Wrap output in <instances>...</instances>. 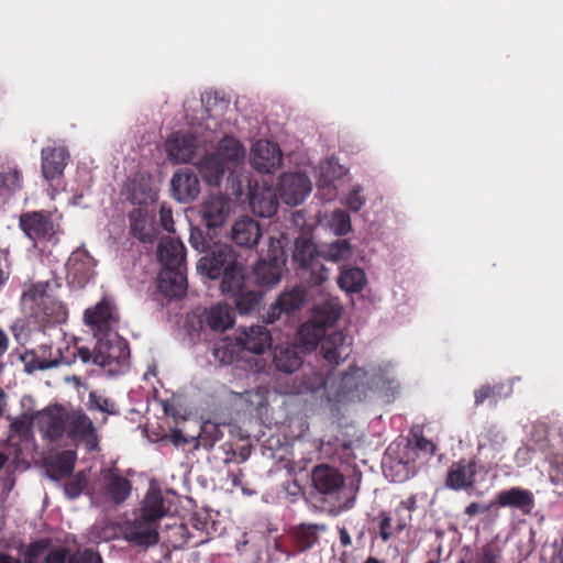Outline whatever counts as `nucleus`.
Listing matches in <instances>:
<instances>
[{
	"label": "nucleus",
	"mask_w": 563,
	"mask_h": 563,
	"mask_svg": "<svg viewBox=\"0 0 563 563\" xmlns=\"http://www.w3.org/2000/svg\"><path fill=\"white\" fill-rule=\"evenodd\" d=\"M67 563H103V559L99 552L85 548L70 554Z\"/></svg>",
	"instance_id": "53"
},
{
	"label": "nucleus",
	"mask_w": 563,
	"mask_h": 563,
	"mask_svg": "<svg viewBox=\"0 0 563 563\" xmlns=\"http://www.w3.org/2000/svg\"><path fill=\"white\" fill-rule=\"evenodd\" d=\"M236 340L242 350L252 354H263L272 347L271 331L263 324L240 327Z\"/></svg>",
	"instance_id": "18"
},
{
	"label": "nucleus",
	"mask_w": 563,
	"mask_h": 563,
	"mask_svg": "<svg viewBox=\"0 0 563 563\" xmlns=\"http://www.w3.org/2000/svg\"><path fill=\"white\" fill-rule=\"evenodd\" d=\"M23 186L21 172L16 167L5 166L0 172V188L9 194L20 191Z\"/></svg>",
	"instance_id": "46"
},
{
	"label": "nucleus",
	"mask_w": 563,
	"mask_h": 563,
	"mask_svg": "<svg viewBox=\"0 0 563 563\" xmlns=\"http://www.w3.org/2000/svg\"><path fill=\"white\" fill-rule=\"evenodd\" d=\"M48 283L31 284L21 296L22 310L38 324H56L65 321L66 308L47 292Z\"/></svg>",
	"instance_id": "2"
},
{
	"label": "nucleus",
	"mask_w": 563,
	"mask_h": 563,
	"mask_svg": "<svg viewBox=\"0 0 563 563\" xmlns=\"http://www.w3.org/2000/svg\"><path fill=\"white\" fill-rule=\"evenodd\" d=\"M351 255V244L347 240H336L331 243L322 258L331 262H340L349 258Z\"/></svg>",
	"instance_id": "47"
},
{
	"label": "nucleus",
	"mask_w": 563,
	"mask_h": 563,
	"mask_svg": "<svg viewBox=\"0 0 563 563\" xmlns=\"http://www.w3.org/2000/svg\"><path fill=\"white\" fill-rule=\"evenodd\" d=\"M159 525H155L140 517L125 521L121 527L123 539L131 545L148 549L159 541Z\"/></svg>",
	"instance_id": "10"
},
{
	"label": "nucleus",
	"mask_w": 563,
	"mask_h": 563,
	"mask_svg": "<svg viewBox=\"0 0 563 563\" xmlns=\"http://www.w3.org/2000/svg\"><path fill=\"white\" fill-rule=\"evenodd\" d=\"M417 508V496L411 495L401 500L391 512L382 510L377 515L378 536L382 541H389L394 534L402 532L412 520V511Z\"/></svg>",
	"instance_id": "6"
},
{
	"label": "nucleus",
	"mask_w": 563,
	"mask_h": 563,
	"mask_svg": "<svg viewBox=\"0 0 563 563\" xmlns=\"http://www.w3.org/2000/svg\"><path fill=\"white\" fill-rule=\"evenodd\" d=\"M366 377L367 372L354 365H350L338 378L329 369L305 367L301 388L310 393L323 390L328 401L343 404L362 399L366 390Z\"/></svg>",
	"instance_id": "1"
},
{
	"label": "nucleus",
	"mask_w": 563,
	"mask_h": 563,
	"mask_svg": "<svg viewBox=\"0 0 563 563\" xmlns=\"http://www.w3.org/2000/svg\"><path fill=\"white\" fill-rule=\"evenodd\" d=\"M202 433L203 435L200 437V440L203 445L212 446L216 441L220 440V431L213 423H206L202 428Z\"/></svg>",
	"instance_id": "59"
},
{
	"label": "nucleus",
	"mask_w": 563,
	"mask_h": 563,
	"mask_svg": "<svg viewBox=\"0 0 563 563\" xmlns=\"http://www.w3.org/2000/svg\"><path fill=\"white\" fill-rule=\"evenodd\" d=\"M189 243L198 252H208L214 242L208 232L195 227L190 229Z\"/></svg>",
	"instance_id": "51"
},
{
	"label": "nucleus",
	"mask_w": 563,
	"mask_h": 563,
	"mask_svg": "<svg viewBox=\"0 0 563 563\" xmlns=\"http://www.w3.org/2000/svg\"><path fill=\"white\" fill-rule=\"evenodd\" d=\"M476 475V461L474 459H461L449 466L444 485L451 490H467L474 487Z\"/></svg>",
	"instance_id": "14"
},
{
	"label": "nucleus",
	"mask_w": 563,
	"mask_h": 563,
	"mask_svg": "<svg viewBox=\"0 0 563 563\" xmlns=\"http://www.w3.org/2000/svg\"><path fill=\"white\" fill-rule=\"evenodd\" d=\"M261 236L262 228L260 223L247 216L240 217L232 224L231 239L241 247L251 249L255 246Z\"/></svg>",
	"instance_id": "29"
},
{
	"label": "nucleus",
	"mask_w": 563,
	"mask_h": 563,
	"mask_svg": "<svg viewBox=\"0 0 563 563\" xmlns=\"http://www.w3.org/2000/svg\"><path fill=\"white\" fill-rule=\"evenodd\" d=\"M243 477H244V473H243L242 468H238L236 472L232 471V472L228 473V478L230 479L231 484L234 487L242 486Z\"/></svg>",
	"instance_id": "64"
},
{
	"label": "nucleus",
	"mask_w": 563,
	"mask_h": 563,
	"mask_svg": "<svg viewBox=\"0 0 563 563\" xmlns=\"http://www.w3.org/2000/svg\"><path fill=\"white\" fill-rule=\"evenodd\" d=\"M231 213V200L222 195H211L201 205L202 221L208 230L221 228Z\"/></svg>",
	"instance_id": "22"
},
{
	"label": "nucleus",
	"mask_w": 563,
	"mask_h": 563,
	"mask_svg": "<svg viewBox=\"0 0 563 563\" xmlns=\"http://www.w3.org/2000/svg\"><path fill=\"white\" fill-rule=\"evenodd\" d=\"M200 323L214 332H224L234 324V314L229 305L219 302L206 308L200 316Z\"/></svg>",
	"instance_id": "30"
},
{
	"label": "nucleus",
	"mask_w": 563,
	"mask_h": 563,
	"mask_svg": "<svg viewBox=\"0 0 563 563\" xmlns=\"http://www.w3.org/2000/svg\"><path fill=\"white\" fill-rule=\"evenodd\" d=\"M19 228L34 244L57 242L56 235L60 230L59 223L46 210L23 212L19 218Z\"/></svg>",
	"instance_id": "5"
},
{
	"label": "nucleus",
	"mask_w": 563,
	"mask_h": 563,
	"mask_svg": "<svg viewBox=\"0 0 563 563\" xmlns=\"http://www.w3.org/2000/svg\"><path fill=\"white\" fill-rule=\"evenodd\" d=\"M21 361L24 364V371L32 374L35 371H45L62 364L70 365L75 363V355L65 356L62 347L53 351L52 343L44 342L34 350H26L21 355Z\"/></svg>",
	"instance_id": "7"
},
{
	"label": "nucleus",
	"mask_w": 563,
	"mask_h": 563,
	"mask_svg": "<svg viewBox=\"0 0 563 563\" xmlns=\"http://www.w3.org/2000/svg\"><path fill=\"white\" fill-rule=\"evenodd\" d=\"M69 550L60 547L49 550L44 556L43 563H67Z\"/></svg>",
	"instance_id": "58"
},
{
	"label": "nucleus",
	"mask_w": 563,
	"mask_h": 563,
	"mask_svg": "<svg viewBox=\"0 0 563 563\" xmlns=\"http://www.w3.org/2000/svg\"><path fill=\"white\" fill-rule=\"evenodd\" d=\"M130 230L134 238L143 243H151L154 239L153 219L146 210L141 208L133 209L129 213Z\"/></svg>",
	"instance_id": "38"
},
{
	"label": "nucleus",
	"mask_w": 563,
	"mask_h": 563,
	"mask_svg": "<svg viewBox=\"0 0 563 563\" xmlns=\"http://www.w3.org/2000/svg\"><path fill=\"white\" fill-rule=\"evenodd\" d=\"M262 292L245 287L231 298L235 303V309L240 314H249L253 312L262 300Z\"/></svg>",
	"instance_id": "44"
},
{
	"label": "nucleus",
	"mask_w": 563,
	"mask_h": 563,
	"mask_svg": "<svg viewBox=\"0 0 563 563\" xmlns=\"http://www.w3.org/2000/svg\"><path fill=\"white\" fill-rule=\"evenodd\" d=\"M52 540L41 538L30 542L26 547L21 543L18 550L22 553V563H43L42 558L51 549Z\"/></svg>",
	"instance_id": "42"
},
{
	"label": "nucleus",
	"mask_w": 563,
	"mask_h": 563,
	"mask_svg": "<svg viewBox=\"0 0 563 563\" xmlns=\"http://www.w3.org/2000/svg\"><path fill=\"white\" fill-rule=\"evenodd\" d=\"M216 155L225 163L238 164L244 159L245 148L240 141L231 136H224L218 145Z\"/></svg>",
	"instance_id": "41"
},
{
	"label": "nucleus",
	"mask_w": 563,
	"mask_h": 563,
	"mask_svg": "<svg viewBox=\"0 0 563 563\" xmlns=\"http://www.w3.org/2000/svg\"><path fill=\"white\" fill-rule=\"evenodd\" d=\"M89 405L91 409L99 410L108 415L118 413L114 401L96 393L89 394Z\"/></svg>",
	"instance_id": "54"
},
{
	"label": "nucleus",
	"mask_w": 563,
	"mask_h": 563,
	"mask_svg": "<svg viewBox=\"0 0 563 563\" xmlns=\"http://www.w3.org/2000/svg\"><path fill=\"white\" fill-rule=\"evenodd\" d=\"M238 262L234 249L228 243H213L211 250L206 252L197 265L198 272L209 279H218L221 274Z\"/></svg>",
	"instance_id": "8"
},
{
	"label": "nucleus",
	"mask_w": 563,
	"mask_h": 563,
	"mask_svg": "<svg viewBox=\"0 0 563 563\" xmlns=\"http://www.w3.org/2000/svg\"><path fill=\"white\" fill-rule=\"evenodd\" d=\"M415 446L419 451H421L426 454H429V455H432L435 452V444L432 441H430L423 437L416 438Z\"/></svg>",
	"instance_id": "62"
},
{
	"label": "nucleus",
	"mask_w": 563,
	"mask_h": 563,
	"mask_svg": "<svg viewBox=\"0 0 563 563\" xmlns=\"http://www.w3.org/2000/svg\"><path fill=\"white\" fill-rule=\"evenodd\" d=\"M283 265L277 257L261 258L252 271L255 283L267 288L275 286L282 278Z\"/></svg>",
	"instance_id": "31"
},
{
	"label": "nucleus",
	"mask_w": 563,
	"mask_h": 563,
	"mask_svg": "<svg viewBox=\"0 0 563 563\" xmlns=\"http://www.w3.org/2000/svg\"><path fill=\"white\" fill-rule=\"evenodd\" d=\"M278 191L286 205L298 206L310 194L311 181L301 173L284 174L279 178Z\"/></svg>",
	"instance_id": "13"
},
{
	"label": "nucleus",
	"mask_w": 563,
	"mask_h": 563,
	"mask_svg": "<svg viewBox=\"0 0 563 563\" xmlns=\"http://www.w3.org/2000/svg\"><path fill=\"white\" fill-rule=\"evenodd\" d=\"M35 423V416L22 413L10 423V432L20 438H27L32 433Z\"/></svg>",
	"instance_id": "49"
},
{
	"label": "nucleus",
	"mask_w": 563,
	"mask_h": 563,
	"mask_svg": "<svg viewBox=\"0 0 563 563\" xmlns=\"http://www.w3.org/2000/svg\"><path fill=\"white\" fill-rule=\"evenodd\" d=\"M273 363L279 372L294 373L303 364V358L295 345H278L273 351Z\"/></svg>",
	"instance_id": "37"
},
{
	"label": "nucleus",
	"mask_w": 563,
	"mask_h": 563,
	"mask_svg": "<svg viewBox=\"0 0 563 563\" xmlns=\"http://www.w3.org/2000/svg\"><path fill=\"white\" fill-rule=\"evenodd\" d=\"M64 354L65 356H71L74 354L75 360L78 357L84 364L89 362L93 363V351L91 352L90 349L86 346L66 345Z\"/></svg>",
	"instance_id": "55"
},
{
	"label": "nucleus",
	"mask_w": 563,
	"mask_h": 563,
	"mask_svg": "<svg viewBox=\"0 0 563 563\" xmlns=\"http://www.w3.org/2000/svg\"><path fill=\"white\" fill-rule=\"evenodd\" d=\"M197 140L189 133L175 132L165 143V150L170 161L175 163H187L195 155Z\"/></svg>",
	"instance_id": "27"
},
{
	"label": "nucleus",
	"mask_w": 563,
	"mask_h": 563,
	"mask_svg": "<svg viewBox=\"0 0 563 563\" xmlns=\"http://www.w3.org/2000/svg\"><path fill=\"white\" fill-rule=\"evenodd\" d=\"M321 258L322 253L310 238L299 236L295 241L292 262L301 278L311 287L322 285L329 277V269Z\"/></svg>",
	"instance_id": "3"
},
{
	"label": "nucleus",
	"mask_w": 563,
	"mask_h": 563,
	"mask_svg": "<svg viewBox=\"0 0 563 563\" xmlns=\"http://www.w3.org/2000/svg\"><path fill=\"white\" fill-rule=\"evenodd\" d=\"M493 505L509 507L520 510L523 515H530L536 506L531 490L521 487H511L496 494Z\"/></svg>",
	"instance_id": "25"
},
{
	"label": "nucleus",
	"mask_w": 563,
	"mask_h": 563,
	"mask_svg": "<svg viewBox=\"0 0 563 563\" xmlns=\"http://www.w3.org/2000/svg\"><path fill=\"white\" fill-rule=\"evenodd\" d=\"M101 492L108 501L119 506L123 504L132 490V483L123 477L117 468L101 471Z\"/></svg>",
	"instance_id": "17"
},
{
	"label": "nucleus",
	"mask_w": 563,
	"mask_h": 563,
	"mask_svg": "<svg viewBox=\"0 0 563 563\" xmlns=\"http://www.w3.org/2000/svg\"><path fill=\"white\" fill-rule=\"evenodd\" d=\"M87 476L84 472H78L64 484V492L67 498H78L87 487Z\"/></svg>",
	"instance_id": "52"
},
{
	"label": "nucleus",
	"mask_w": 563,
	"mask_h": 563,
	"mask_svg": "<svg viewBox=\"0 0 563 563\" xmlns=\"http://www.w3.org/2000/svg\"><path fill=\"white\" fill-rule=\"evenodd\" d=\"M476 563H497V555L490 545H485L482 549L481 556Z\"/></svg>",
	"instance_id": "63"
},
{
	"label": "nucleus",
	"mask_w": 563,
	"mask_h": 563,
	"mask_svg": "<svg viewBox=\"0 0 563 563\" xmlns=\"http://www.w3.org/2000/svg\"><path fill=\"white\" fill-rule=\"evenodd\" d=\"M187 271L161 268L156 278V286L159 294L167 298L179 299L187 291Z\"/></svg>",
	"instance_id": "24"
},
{
	"label": "nucleus",
	"mask_w": 563,
	"mask_h": 563,
	"mask_svg": "<svg viewBox=\"0 0 563 563\" xmlns=\"http://www.w3.org/2000/svg\"><path fill=\"white\" fill-rule=\"evenodd\" d=\"M57 470L63 475H70L75 467V453L70 451L63 452L57 459Z\"/></svg>",
	"instance_id": "56"
},
{
	"label": "nucleus",
	"mask_w": 563,
	"mask_h": 563,
	"mask_svg": "<svg viewBox=\"0 0 563 563\" xmlns=\"http://www.w3.org/2000/svg\"><path fill=\"white\" fill-rule=\"evenodd\" d=\"M324 333V330L318 328L314 323L308 320L299 327L297 332V342L302 349L310 352L319 344L321 345V341L325 338Z\"/></svg>",
	"instance_id": "40"
},
{
	"label": "nucleus",
	"mask_w": 563,
	"mask_h": 563,
	"mask_svg": "<svg viewBox=\"0 0 563 563\" xmlns=\"http://www.w3.org/2000/svg\"><path fill=\"white\" fill-rule=\"evenodd\" d=\"M249 203L251 211L261 218H271L278 210L276 192L269 186L251 188Z\"/></svg>",
	"instance_id": "28"
},
{
	"label": "nucleus",
	"mask_w": 563,
	"mask_h": 563,
	"mask_svg": "<svg viewBox=\"0 0 563 563\" xmlns=\"http://www.w3.org/2000/svg\"><path fill=\"white\" fill-rule=\"evenodd\" d=\"M327 526L321 523H299L292 527L290 537L296 551L303 553L309 551L319 542L318 532L325 531Z\"/></svg>",
	"instance_id": "32"
},
{
	"label": "nucleus",
	"mask_w": 563,
	"mask_h": 563,
	"mask_svg": "<svg viewBox=\"0 0 563 563\" xmlns=\"http://www.w3.org/2000/svg\"><path fill=\"white\" fill-rule=\"evenodd\" d=\"M220 277L222 278L220 290L229 298L239 294V291L246 287L247 272L245 266L239 261L232 266H229Z\"/></svg>",
	"instance_id": "35"
},
{
	"label": "nucleus",
	"mask_w": 563,
	"mask_h": 563,
	"mask_svg": "<svg viewBox=\"0 0 563 563\" xmlns=\"http://www.w3.org/2000/svg\"><path fill=\"white\" fill-rule=\"evenodd\" d=\"M503 388L504 386L501 384L494 386L487 384L481 386L474 391L475 406L478 407L487 400L496 405L497 398L501 395Z\"/></svg>",
	"instance_id": "48"
},
{
	"label": "nucleus",
	"mask_w": 563,
	"mask_h": 563,
	"mask_svg": "<svg viewBox=\"0 0 563 563\" xmlns=\"http://www.w3.org/2000/svg\"><path fill=\"white\" fill-rule=\"evenodd\" d=\"M251 163L258 173H273L282 165L279 146L267 140H258L252 147Z\"/></svg>",
	"instance_id": "19"
},
{
	"label": "nucleus",
	"mask_w": 563,
	"mask_h": 563,
	"mask_svg": "<svg viewBox=\"0 0 563 563\" xmlns=\"http://www.w3.org/2000/svg\"><path fill=\"white\" fill-rule=\"evenodd\" d=\"M495 505H493V500L489 504H479L476 501L471 503L466 508L464 509V515L472 518L481 514H485L489 511Z\"/></svg>",
	"instance_id": "61"
},
{
	"label": "nucleus",
	"mask_w": 563,
	"mask_h": 563,
	"mask_svg": "<svg viewBox=\"0 0 563 563\" xmlns=\"http://www.w3.org/2000/svg\"><path fill=\"white\" fill-rule=\"evenodd\" d=\"M173 197L181 203H189L200 194V181L197 174L189 168L178 169L170 180Z\"/></svg>",
	"instance_id": "20"
},
{
	"label": "nucleus",
	"mask_w": 563,
	"mask_h": 563,
	"mask_svg": "<svg viewBox=\"0 0 563 563\" xmlns=\"http://www.w3.org/2000/svg\"><path fill=\"white\" fill-rule=\"evenodd\" d=\"M311 481L314 489L325 496L336 495L344 485V476L341 472L328 464H319L311 472Z\"/></svg>",
	"instance_id": "23"
},
{
	"label": "nucleus",
	"mask_w": 563,
	"mask_h": 563,
	"mask_svg": "<svg viewBox=\"0 0 563 563\" xmlns=\"http://www.w3.org/2000/svg\"><path fill=\"white\" fill-rule=\"evenodd\" d=\"M159 223L167 232H174L173 211L165 205H162L159 208Z\"/></svg>",
	"instance_id": "60"
},
{
	"label": "nucleus",
	"mask_w": 563,
	"mask_h": 563,
	"mask_svg": "<svg viewBox=\"0 0 563 563\" xmlns=\"http://www.w3.org/2000/svg\"><path fill=\"white\" fill-rule=\"evenodd\" d=\"M87 324L97 328L99 331L108 330L115 319V308L107 299H102L95 308L87 309L84 313Z\"/></svg>",
	"instance_id": "34"
},
{
	"label": "nucleus",
	"mask_w": 563,
	"mask_h": 563,
	"mask_svg": "<svg viewBox=\"0 0 563 563\" xmlns=\"http://www.w3.org/2000/svg\"><path fill=\"white\" fill-rule=\"evenodd\" d=\"M35 424L44 439L56 442L66 433L67 411L60 406L45 408L35 415Z\"/></svg>",
	"instance_id": "12"
},
{
	"label": "nucleus",
	"mask_w": 563,
	"mask_h": 563,
	"mask_svg": "<svg viewBox=\"0 0 563 563\" xmlns=\"http://www.w3.org/2000/svg\"><path fill=\"white\" fill-rule=\"evenodd\" d=\"M41 167L46 180L59 178L69 161V153L64 146H47L41 151Z\"/></svg>",
	"instance_id": "26"
},
{
	"label": "nucleus",
	"mask_w": 563,
	"mask_h": 563,
	"mask_svg": "<svg viewBox=\"0 0 563 563\" xmlns=\"http://www.w3.org/2000/svg\"><path fill=\"white\" fill-rule=\"evenodd\" d=\"M166 515L167 509L164 506L162 490L158 488L148 489L140 508L139 517L155 525H159V520Z\"/></svg>",
	"instance_id": "33"
},
{
	"label": "nucleus",
	"mask_w": 563,
	"mask_h": 563,
	"mask_svg": "<svg viewBox=\"0 0 563 563\" xmlns=\"http://www.w3.org/2000/svg\"><path fill=\"white\" fill-rule=\"evenodd\" d=\"M129 344L120 336L100 339L93 349V364L111 375L122 373L129 365Z\"/></svg>",
	"instance_id": "4"
},
{
	"label": "nucleus",
	"mask_w": 563,
	"mask_h": 563,
	"mask_svg": "<svg viewBox=\"0 0 563 563\" xmlns=\"http://www.w3.org/2000/svg\"><path fill=\"white\" fill-rule=\"evenodd\" d=\"M198 169L209 186H218L225 174L227 167L219 155L211 153L200 159Z\"/></svg>",
	"instance_id": "39"
},
{
	"label": "nucleus",
	"mask_w": 563,
	"mask_h": 563,
	"mask_svg": "<svg viewBox=\"0 0 563 563\" xmlns=\"http://www.w3.org/2000/svg\"><path fill=\"white\" fill-rule=\"evenodd\" d=\"M157 260L161 268L187 271L186 247L179 239L162 238L157 246Z\"/></svg>",
	"instance_id": "21"
},
{
	"label": "nucleus",
	"mask_w": 563,
	"mask_h": 563,
	"mask_svg": "<svg viewBox=\"0 0 563 563\" xmlns=\"http://www.w3.org/2000/svg\"><path fill=\"white\" fill-rule=\"evenodd\" d=\"M352 353V338L335 331L323 338L320 354L328 365L334 367L347 360Z\"/></svg>",
	"instance_id": "16"
},
{
	"label": "nucleus",
	"mask_w": 563,
	"mask_h": 563,
	"mask_svg": "<svg viewBox=\"0 0 563 563\" xmlns=\"http://www.w3.org/2000/svg\"><path fill=\"white\" fill-rule=\"evenodd\" d=\"M341 312L342 307L336 300H325L313 306L309 320L325 331L336 323Z\"/></svg>",
	"instance_id": "36"
},
{
	"label": "nucleus",
	"mask_w": 563,
	"mask_h": 563,
	"mask_svg": "<svg viewBox=\"0 0 563 563\" xmlns=\"http://www.w3.org/2000/svg\"><path fill=\"white\" fill-rule=\"evenodd\" d=\"M306 299L307 291L302 287L295 286L285 289L269 306V309L262 316V319L265 323H274L279 320L282 316L289 317L301 309Z\"/></svg>",
	"instance_id": "9"
},
{
	"label": "nucleus",
	"mask_w": 563,
	"mask_h": 563,
	"mask_svg": "<svg viewBox=\"0 0 563 563\" xmlns=\"http://www.w3.org/2000/svg\"><path fill=\"white\" fill-rule=\"evenodd\" d=\"M362 188L355 186L346 198V207L353 211H358L365 205V198L361 195Z\"/></svg>",
	"instance_id": "57"
},
{
	"label": "nucleus",
	"mask_w": 563,
	"mask_h": 563,
	"mask_svg": "<svg viewBox=\"0 0 563 563\" xmlns=\"http://www.w3.org/2000/svg\"><path fill=\"white\" fill-rule=\"evenodd\" d=\"M242 350L238 343L230 339H222L214 344L213 356L222 365H230L238 357L239 351Z\"/></svg>",
	"instance_id": "45"
},
{
	"label": "nucleus",
	"mask_w": 563,
	"mask_h": 563,
	"mask_svg": "<svg viewBox=\"0 0 563 563\" xmlns=\"http://www.w3.org/2000/svg\"><path fill=\"white\" fill-rule=\"evenodd\" d=\"M66 435L71 441H82L89 451L98 449L99 435L92 420L81 410L67 411Z\"/></svg>",
	"instance_id": "11"
},
{
	"label": "nucleus",
	"mask_w": 563,
	"mask_h": 563,
	"mask_svg": "<svg viewBox=\"0 0 563 563\" xmlns=\"http://www.w3.org/2000/svg\"><path fill=\"white\" fill-rule=\"evenodd\" d=\"M93 258L85 250H76L66 263V278L70 285L84 288L93 277Z\"/></svg>",
	"instance_id": "15"
},
{
	"label": "nucleus",
	"mask_w": 563,
	"mask_h": 563,
	"mask_svg": "<svg viewBox=\"0 0 563 563\" xmlns=\"http://www.w3.org/2000/svg\"><path fill=\"white\" fill-rule=\"evenodd\" d=\"M366 283V276L363 269L352 267L343 269L338 278V284L341 289L347 292H358L363 289Z\"/></svg>",
	"instance_id": "43"
},
{
	"label": "nucleus",
	"mask_w": 563,
	"mask_h": 563,
	"mask_svg": "<svg viewBox=\"0 0 563 563\" xmlns=\"http://www.w3.org/2000/svg\"><path fill=\"white\" fill-rule=\"evenodd\" d=\"M329 227L336 235H345L351 231L350 214L341 209L334 210L331 214Z\"/></svg>",
	"instance_id": "50"
}]
</instances>
